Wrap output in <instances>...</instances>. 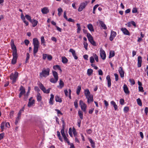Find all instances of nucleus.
<instances>
[{"label": "nucleus", "instance_id": "nucleus-27", "mask_svg": "<svg viewBox=\"0 0 148 148\" xmlns=\"http://www.w3.org/2000/svg\"><path fill=\"white\" fill-rule=\"evenodd\" d=\"M87 27L88 29L91 32H94V30L93 29V26L92 24H89L87 25Z\"/></svg>", "mask_w": 148, "mask_h": 148}, {"label": "nucleus", "instance_id": "nucleus-24", "mask_svg": "<svg viewBox=\"0 0 148 148\" xmlns=\"http://www.w3.org/2000/svg\"><path fill=\"white\" fill-rule=\"evenodd\" d=\"M53 68L55 70L58 69L60 71V72L61 73L62 72V70L60 66L58 65H54L53 66Z\"/></svg>", "mask_w": 148, "mask_h": 148}, {"label": "nucleus", "instance_id": "nucleus-63", "mask_svg": "<svg viewBox=\"0 0 148 148\" xmlns=\"http://www.w3.org/2000/svg\"><path fill=\"white\" fill-rule=\"evenodd\" d=\"M47 58L48 60H51L52 58V56L50 55H47Z\"/></svg>", "mask_w": 148, "mask_h": 148}, {"label": "nucleus", "instance_id": "nucleus-12", "mask_svg": "<svg viewBox=\"0 0 148 148\" xmlns=\"http://www.w3.org/2000/svg\"><path fill=\"white\" fill-rule=\"evenodd\" d=\"M118 71L120 74L121 77V78L123 77H124V71L123 70L122 67H119Z\"/></svg>", "mask_w": 148, "mask_h": 148}, {"label": "nucleus", "instance_id": "nucleus-38", "mask_svg": "<svg viewBox=\"0 0 148 148\" xmlns=\"http://www.w3.org/2000/svg\"><path fill=\"white\" fill-rule=\"evenodd\" d=\"M77 33H80V31L81 30V27H80V24L79 23H77Z\"/></svg>", "mask_w": 148, "mask_h": 148}, {"label": "nucleus", "instance_id": "nucleus-59", "mask_svg": "<svg viewBox=\"0 0 148 148\" xmlns=\"http://www.w3.org/2000/svg\"><path fill=\"white\" fill-rule=\"evenodd\" d=\"M114 75L115 77V80L116 81H117L119 79V76L117 73H115Z\"/></svg>", "mask_w": 148, "mask_h": 148}, {"label": "nucleus", "instance_id": "nucleus-20", "mask_svg": "<svg viewBox=\"0 0 148 148\" xmlns=\"http://www.w3.org/2000/svg\"><path fill=\"white\" fill-rule=\"evenodd\" d=\"M84 93L86 98L91 95L88 89H85L84 90Z\"/></svg>", "mask_w": 148, "mask_h": 148}, {"label": "nucleus", "instance_id": "nucleus-46", "mask_svg": "<svg viewBox=\"0 0 148 148\" xmlns=\"http://www.w3.org/2000/svg\"><path fill=\"white\" fill-rule=\"evenodd\" d=\"M25 17L30 22L32 20L30 16L28 14H26L25 15Z\"/></svg>", "mask_w": 148, "mask_h": 148}, {"label": "nucleus", "instance_id": "nucleus-9", "mask_svg": "<svg viewBox=\"0 0 148 148\" xmlns=\"http://www.w3.org/2000/svg\"><path fill=\"white\" fill-rule=\"evenodd\" d=\"M13 58L11 61V64L13 65L15 64L18 57V54H12Z\"/></svg>", "mask_w": 148, "mask_h": 148}, {"label": "nucleus", "instance_id": "nucleus-29", "mask_svg": "<svg viewBox=\"0 0 148 148\" xmlns=\"http://www.w3.org/2000/svg\"><path fill=\"white\" fill-rule=\"evenodd\" d=\"M52 73L54 78L58 79V73L55 71H52Z\"/></svg>", "mask_w": 148, "mask_h": 148}, {"label": "nucleus", "instance_id": "nucleus-55", "mask_svg": "<svg viewBox=\"0 0 148 148\" xmlns=\"http://www.w3.org/2000/svg\"><path fill=\"white\" fill-rule=\"evenodd\" d=\"M5 134L4 133L0 134V140L3 139L4 137Z\"/></svg>", "mask_w": 148, "mask_h": 148}, {"label": "nucleus", "instance_id": "nucleus-60", "mask_svg": "<svg viewBox=\"0 0 148 148\" xmlns=\"http://www.w3.org/2000/svg\"><path fill=\"white\" fill-rule=\"evenodd\" d=\"M138 88H139V91L140 92H144V90H143V87H142V86H139Z\"/></svg>", "mask_w": 148, "mask_h": 148}, {"label": "nucleus", "instance_id": "nucleus-17", "mask_svg": "<svg viewBox=\"0 0 148 148\" xmlns=\"http://www.w3.org/2000/svg\"><path fill=\"white\" fill-rule=\"evenodd\" d=\"M106 79L107 80L108 86V87L110 88L111 85V82L110 76L109 75H107L106 77Z\"/></svg>", "mask_w": 148, "mask_h": 148}, {"label": "nucleus", "instance_id": "nucleus-32", "mask_svg": "<svg viewBox=\"0 0 148 148\" xmlns=\"http://www.w3.org/2000/svg\"><path fill=\"white\" fill-rule=\"evenodd\" d=\"M62 62L64 64H66L68 62V60L65 57H62Z\"/></svg>", "mask_w": 148, "mask_h": 148}, {"label": "nucleus", "instance_id": "nucleus-18", "mask_svg": "<svg viewBox=\"0 0 148 148\" xmlns=\"http://www.w3.org/2000/svg\"><path fill=\"white\" fill-rule=\"evenodd\" d=\"M123 90L126 94H130V92L128 88L127 85L125 84L123 86Z\"/></svg>", "mask_w": 148, "mask_h": 148}, {"label": "nucleus", "instance_id": "nucleus-49", "mask_svg": "<svg viewBox=\"0 0 148 148\" xmlns=\"http://www.w3.org/2000/svg\"><path fill=\"white\" fill-rule=\"evenodd\" d=\"M129 108L128 106L125 107L124 108V111L125 113H127L129 111Z\"/></svg>", "mask_w": 148, "mask_h": 148}, {"label": "nucleus", "instance_id": "nucleus-42", "mask_svg": "<svg viewBox=\"0 0 148 148\" xmlns=\"http://www.w3.org/2000/svg\"><path fill=\"white\" fill-rule=\"evenodd\" d=\"M81 90V86H78L76 90V93L77 95H79V93Z\"/></svg>", "mask_w": 148, "mask_h": 148}, {"label": "nucleus", "instance_id": "nucleus-57", "mask_svg": "<svg viewBox=\"0 0 148 148\" xmlns=\"http://www.w3.org/2000/svg\"><path fill=\"white\" fill-rule=\"evenodd\" d=\"M130 81L131 83V84L134 85L135 84V82L134 80L133 79H130Z\"/></svg>", "mask_w": 148, "mask_h": 148}, {"label": "nucleus", "instance_id": "nucleus-54", "mask_svg": "<svg viewBox=\"0 0 148 148\" xmlns=\"http://www.w3.org/2000/svg\"><path fill=\"white\" fill-rule=\"evenodd\" d=\"M90 62L91 63H93L95 62L94 58L92 56L90 58Z\"/></svg>", "mask_w": 148, "mask_h": 148}, {"label": "nucleus", "instance_id": "nucleus-6", "mask_svg": "<svg viewBox=\"0 0 148 148\" xmlns=\"http://www.w3.org/2000/svg\"><path fill=\"white\" fill-rule=\"evenodd\" d=\"M88 2L87 1H85L84 2L81 3L78 9L79 12H81L82 10L85 8L86 6L87 5Z\"/></svg>", "mask_w": 148, "mask_h": 148}, {"label": "nucleus", "instance_id": "nucleus-33", "mask_svg": "<svg viewBox=\"0 0 148 148\" xmlns=\"http://www.w3.org/2000/svg\"><path fill=\"white\" fill-rule=\"evenodd\" d=\"M26 58L25 61V63H27L29 62L28 60L30 58V55L29 53H26Z\"/></svg>", "mask_w": 148, "mask_h": 148}, {"label": "nucleus", "instance_id": "nucleus-3", "mask_svg": "<svg viewBox=\"0 0 148 148\" xmlns=\"http://www.w3.org/2000/svg\"><path fill=\"white\" fill-rule=\"evenodd\" d=\"M18 73L17 72H15L14 74L13 73H12L10 75V79L12 80V84L15 83L17 79L18 76Z\"/></svg>", "mask_w": 148, "mask_h": 148}, {"label": "nucleus", "instance_id": "nucleus-62", "mask_svg": "<svg viewBox=\"0 0 148 148\" xmlns=\"http://www.w3.org/2000/svg\"><path fill=\"white\" fill-rule=\"evenodd\" d=\"M133 13H136L138 12V10L136 8H134L132 10Z\"/></svg>", "mask_w": 148, "mask_h": 148}, {"label": "nucleus", "instance_id": "nucleus-50", "mask_svg": "<svg viewBox=\"0 0 148 148\" xmlns=\"http://www.w3.org/2000/svg\"><path fill=\"white\" fill-rule=\"evenodd\" d=\"M14 111L12 110L10 111V117L11 118V119H12V117L13 116V115L14 114Z\"/></svg>", "mask_w": 148, "mask_h": 148}, {"label": "nucleus", "instance_id": "nucleus-39", "mask_svg": "<svg viewBox=\"0 0 148 148\" xmlns=\"http://www.w3.org/2000/svg\"><path fill=\"white\" fill-rule=\"evenodd\" d=\"M58 80V79H55L54 78H52L50 79V82H51L53 83H56Z\"/></svg>", "mask_w": 148, "mask_h": 148}, {"label": "nucleus", "instance_id": "nucleus-52", "mask_svg": "<svg viewBox=\"0 0 148 148\" xmlns=\"http://www.w3.org/2000/svg\"><path fill=\"white\" fill-rule=\"evenodd\" d=\"M41 43L44 44L45 43V40L43 36H42L41 37Z\"/></svg>", "mask_w": 148, "mask_h": 148}, {"label": "nucleus", "instance_id": "nucleus-11", "mask_svg": "<svg viewBox=\"0 0 148 148\" xmlns=\"http://www.w3.org/2000/svg\"><path fill=\"white\" fill-rule=\"evenodd\" d=\"M116 33L113 31H111V34L110 37V40L112 41L113 40L114 38L116 36Z\"/></svg>", "mask_w": 148, "mask_h": 148}, {"label": "nucleus", "instance_id": "nucleus-4", "mask_svg": "<svg viewBox=\"0 0 148 148\" xmlns=\"http://www.w3.org/2000/svg\"><path fill=\"white\" fill-rule=\"evenodd\" d=\"M10 45L11 49L12 50V54H18L16 47L14 44L13 39H12L11 40Z\"/></svg>", "mask_w": 148, "mask_h": 148}, {"label": "nucleus", "instance_id": "nucleus-14", "mask_svg": "<svg viewBox=\"0 0 148 148\" xmlns=\"http://www.w3.org/2000/svg\"><path fill=\"white\" fill-rule=\"evenodd\" d=\"M69 52L72 53V55L74 57L75 59H77L78 58L76 56L75 51L73 49H70L69 50Z\"/></svg>", "mask_w": 148, "mask_h": 148}, {"label": "nucleus", "instance_id": "nucleus-64", "mask_svg": "<svg viewBox=\"0 0 148 148\" xmlns=\"http://www.w3.org/2000/svg\"><path fill=\"white\" fill-rule=\"evenodd\" d=\"M24 42L25 44V45L27 46L29 44V41L27 39H25L24 41Z\"/></svg>", "mask_w": 148, "mask_h": 148}, {"label": "nucleus", "instance_id": "nucleus-61", "mask_svg": "<svg viewBox=\"0 0 148 148\" xmlns=\"http://www.w3.org/2000/svg\"><path fill=\"white\" fill-rule=\"evenodd\" d=\"M69 134L71 137H72V129L70 127L69 128Z\"/></svg>", "mask_w": 148, "mask_h": 148}, {"label": "nucleus", "instance_id": "nucleus-1", "mask_svg": "<svg viewBox=\"0 0 148 148\" xmlns=\"http://www.w3.org/2000/svg\"><path fill=\"white\" fill-rule=\"evenodd\" d=\"M33 44L34 46L33 54L34 56H35L38 51L40 44L37 38H34L33 39Z\"/></svg>", "mask_w": 148, "mask_h": 148}, {"label": "nucleus", "instance_id": "nucleus-31", "mask_svg": "<svg viewBox=\"0 0 148 148\" xmlns=\"http://www.w3.org/2000/svg\"><path fill=\"white\" fill-rule=\"evenodd\" d=\"M54 98V95L51 94V97L50 99L49 103L51 105H53V101Z\"/></svg>", "mask_w": 148, "mask_h": 148}, {"label": "nucleus", "instance_id": "nucleus-47", "mask_svg": "<svg viewBox=\"0 0 148 148\" xmlns=\"http://www.w3.org/2000/svg\"><path fill=\"white\" fill-rule=\"evenodd\" d=\"M62 123H63L62 125V129L63 130H64V127L65 125V123L64 122V119H63V118H62Z\"/></svg>", "mask_w": 148, "mask_h": 148}, {"label": "nucleus", "instance_id": "nucleus-35", "mask_svg": "<svg viewBox=\"0 0 148 148\" xmlns=\"http://www.w3.org/2000/svg\"><path fill=\"white\" fill-rule=\"evenodd\" d=\"M115 55V53L114 51H110L109 58H110L114 56Z\"/></svg>", "mask_w": 148, "mask_h": 148}, {"label": "nucleus", "instance_id": "nucleus-26", "mask_svg": "<svg viewBox=\"0 0 148 148\" xmlns=\"http://www.w3.org/2000/svg\"><path fill=\"white\" fill-rule=\"evenodd\" d=\"M55 100L57 102L61 103L62 102V100L61 98L58 95L55 96Z\"/></svg>", "mask_w": 148, "mask_h": 148}, {"label": "nucleus", "instance_id": "nucleus-51", "mask_svg": "<svg viewBox=\"0 0 148 148\" xmlns=\"http://www.w3.org/2000/svg\"><path fill=\"white\" fill-rule=\"evenodd\" d=\"M84 47L86 50H88L87 47L88 44L87 42H84L83 43Z\"/></svg>", "mask_w": 148, "mask_h": 148}, {"label": "nucleus", "instance_id": "nucleus-25", "mask_svg": "<svg viewBox=\"0 0 148 148\" xmlns=\"http://www.w3.org/2000/svg\"><path fill=\"white\" fill-rule=\"evenodd\" d=\"M99 23L101 25V27H102L103 29H107V27L105 25V24L103 22L101 21H99Z\"/></svg>", "mask_w": 148, "mask_h": 148}, {"label": "nucleus", "instance_id": "nucleus-44", "mask_svg": "<svg viewBox=\"0 0 148 148\" xmlns=\"http://www.w3.org/2000/svg\"><path fill=\"white\" fill-rule=\"evenodd\" d=\"M4 123L3 122L1 123L0 126L1 128V132L3 131L4 129Z\"/></svg>", "mask_w": 148, "mask_h": 148}, {"label": "nucleus", "instance_id": "nucleus-34", "mask_svg": "<svg viewBox=\"0 0 148 148\" xmlns=\"http://www.w3.org/2000/svg\"><path fill=\"white\" fill-rule=\"evenodd\" d=\"M39 87L43 91H44L45 90V87L41 83H40V84H39Z\"/></svg>", "mask_w": 148, "mask_h": 148}, {"label": "nucleus", "instance_id": "nucleus-23", "mask_svg": "<svg viewBox=\"0 0 148 148\" xmlns=\"http://www.w3.org/2000/svg\"><path fill=\"white\" fill-rule=\"evenodd\" d=\"M64 83L61 79H60L59 85L57 87L60 89L62 88L64 86Z\"/></svg>", "mask_w": 148, "mask_h": 148}, {"label": "nucleus", "instance_id": "nucleus-28", "mask_svg": "<svg viewBox=\"0 0 148 148\" xmlns=\"http://www.w3.org/2000/svg\"><path fill=\"white\" fill-rule=\"evenodd\" d=\"M37 100L38 102L41 101L42 100V96L40 93L38 92L36 96Z\"/></svg>", "mask_w": 148, "mask_h": 148}, {"label": "nucleus", "instance_id": "nucleus-21", "mask_svg": "<svg viewBox=\"0 0 148 148\" xmlns=\"http://www.w3.org/2000/svg\"><path fill=\"white\" fill-rule=\"evenodd\" d=\"M86 98L87 99V102L88 103L93 101V96L92 95L86 97Z\"/></svg>", "mask_w": 148, "mask_h": 148}, {"label": "nucleus", "instance_id": "nucleus-16", "mask_svg": "<svg viewBox=\"0 0 148 148\" xmlns=\"http://www.w3.org/2000/svg\"><path fill=\"white\" fill-rule=\"evenodd\" d=\"M138 67L139 68L141 66L142 61V58L141 56H139L138 57Z\"/></svg>", "mask_w": 148, "mask_h": 148}, {"label": "nucleus", "instance_id": "nucleus-30", "mask_svg": "<svg viewBox=\"0 0 148 148\" xmlns=\"http://www.w3.org/2000/svg\"><path fill=\"white\" fill-rule=\"evenodd\" d=\"M88 140L91 144L92 147L95 148V143L93 141L91 138H88Z\"/></svg>", "mask_w": 148, "mask_h": 148}, {"label": "nucleus", "instance_id": "nucleus-13", "mask_svg": "<svg viewBox=\"0 0 148 148\" xmlns=\"http://www.w3.org/2000/svg\"><path fill=\"white\" fill-rule=\"evenodd\" d=\"M121 30L125 35L130 36V33L126 28H121Z\"/></svg>", "mask_w": 148, "mask_h": 148}, {"label": "nucleus", "instance_id": "nucleus-37", "mask_svg": "<svg viewBox=\"0 0 148 148\" xmlns=\"http://www.w3.org/2000/svg\"><path fill=\"white\" fill-rule=\"evenodd\" d=\"M93 71L91 69H88L87 70V74L88 76L91 75L93 73Z\"/></svg>", "mask_w": 148, "mask_h": 148}, {"label": "nucleus", "instance_id": "nucleus-40", "mask_svg": "<svg viewBox=\"0 0 148 148\" xmlns=\"http://www.w3.org/2000/svg\"><path fill=\"white\" fill-rule=\"evenodd\" d=\"M57 134L58 137L60 140L62 142H63V140L62 139L60 133L59 131H58L57 132Z\"/></svg>", "mask_w": 148, "mask_h": 148}, {"label": "nucleus", "instance_id": "nucleus-5", "mask_svg": "<svg viewBox=\"0 0 148 148\" xmlns=\"http://www.w3.org/2000/svg\"><path fill=\"white\" fill-rule=\"evenodd\" d=\"M87 37L88 41L92 45L95 46H97L94 40L93 37L90 33L87 34Z\"/></svg>", "mask_w": 148, "mask_h": 148}, {"label": "nucleus", "instance_id": "nucleus-48", "mask_svg": "<svg viewBox=\"0 0 148 148\" xmlns=\"http://www.w3.org/2000/svg\"><path fill=\"white\" fill-rule=\"evenodd\" d=\"M74 105L75 108H77L78 107V100L76 99L74 102Z\"/></svg>", "mask_w": 148, "mask_h": 148}, {"label": "nucleus", "instance_id": "nucleus-2", "mask_svg": "<svg viewBox=\"0 0 148 148\" xmlns=\"http://www.w3.org/2000/svg\"><path fill=\"white\" fill-rule=\"evenodd\" d=\"M50 69L49 68L46 69L43 68L42 72L40 73V77H46V76L49 75V74Z\"/></svg>", "mask_w": 148, "mask_h": 148}, {"label": "nucleus", "instance_id": "nucleus-15", "mask_svg": "<svg viewBox=\"0 0 148 148\" xmlns=\"http://www.w3.org/2000/svg\"><path fill=\"white\" fill-rule=\"evenodd\" d=\"M100 55L101 58L103 60H105L106 58V54L105 51L103 50H100Z\"/></svg>", "mask_w": 148, "mask_h": 148}, {"label": "nucleus", "instance_id": "nucleus-22", "mask_svg": "<svg viewBox=\"0 0 148 148\" xmlns=\"http://www.w3.org/2000/svg\"><path fill=\"white\" fill-rule=\"evenodd\" d=\"M30 22L32 24V26L33 27H35L37 25L38 23V21L34 19H32Z\"/></svg>", "mask_w": 148, "mask_h": 148}, {"label": "nucleus", "instance_id": "nucleus-53", "mask_svg": "<svg viewBox=\"0 0 148 148\" xmlns=\"http://www.w3.org/2000/svg\"><path fill=\"white\" fill-rule=\"evenodd\" d=\"M23 95H24V97H23L24 100L25 101L27 100V98H28L29 95H27V94H25V93Z\"/></svg>", "mask_w": 148, "mask_h": 148}, {"label": "nucleus", "instance_id": "nucleus-19", "mask_svg": "<svg viewBox=\"0 0 148 148\" xmlns=\"http://www.w3.org/2000/svg\"><path fill=\"white\" fill-rule=\"evenodd\" d=\"M41 11L43 14H45L49 12V10L47 7H45L41 10Z\"/></svg>", "mask_w": 148, "mask_h": 148}, {"label": "nucleus", "instance_id": "nucleus-43", "mask_svg": "<svg viewBox=\"0 0 148 148\" xmlns=\"http://www.w3.org/2000/svg\"><path fill=\"white\" fill-rule=\"evenodd\" d=\"M138 104L140 106H142V105L141 101L140 98H138L136 100Z\"/></svg>", "mask_w": 148, "mask_h": 148}, {"label": "nucleus", "instance_id": "nucleus-45", "mask_svg": "<svg viewBox=\"0 0 148 148\" xmlns=\"http://www.w3.org/2000/svg\"><path fill=\"white\" fill-rule=\"evenodd\" d=\"M99 6L98 4H97L95 5L93 8V13L95 14V10L96 9V8H97V7Z\"/></svg>", "mask_w": 148, "mask_h": 148}, {"label": "nucleus", "instance_id": "nucleus-41", "mask_svg": "<svg viewBox=\"0 0 148 148\" xmlns=\"http://www.w3.org/2000/svg\"><path fill=\"white\" fill-rule=\"evenodd\" d=\"M87 106L86 104L85 105L82 106L81 107L82 110L84 112H85L86 113V108Z\"/></svg>", "mask_w": 148, "mask_h": 148}, {"label": "nucleus", "instance_id": "nucleus-56", "mask_svg": "<svg viewBox=\"0 0 148 148\" xmlns=\"http://www.w3.org/2000/svg\"><path fill=\"white\" fill-rule=\"evenodd\" d=\"M86 103H84L83 101L82 100H80L79 101V105L81 107V106H82L85 105H86Z\"/></svg>", "mask_w": 148, "mask_h": 148}, {"label": "nucleus", "instance_id": "nucleus-58", "mask_svg": "<svg viewBox=\"0 0 148 148\" xmlns=\"http://www.w3.org/2000/svg\"><path fill=\"white\" fill-rule=\"evenodd\" d=\"M51 89V88H49L47 90H46V88H45V90L43 91L44 93H46L47 94H48L49 93L50 90Z\"/></svg>", "mask_w": 148, "mask_h": 148}, {"label": "nucleus", "instance_id": "nucleus-8", "mask_svg": "<svg viewBox=\"0 0 148 148\" xmlns=\"http://www.w3.org/2000/svg\"><path fill=\"white\" fill-rule=\"evenodd\" d=\"M19 91H20L19 97V98H21L22 96L25 93V89L22 86H21L19 89Z\"/></svg>", "mask_w": 148, "mask_h": 148}, {"label": "nucleus", "instance_id": "nucleus-7", "mask_svg": "<svg viewBox=\"0 0 148 148\" xmlns=\"http://www.w3.org/2000/svg\"><path fill=\"white\" fill-rule=\"evenodd\" d=\"M61 133L62 137L64 138V140L67 143L68 145H69L70 144V143L68 139L67 138L64 133V130L63 129H61Z\"/></svg>", "mask_w": 148, "mask_h": 148}, {"label": "nucleus", "instance_id": "nucleus-10", "mask_svg": "<svg viewBox=\"0 0 148 148\" xmlns=\"http://www.w3.org/2000/svg\"><path fill=\"white\" fill-rule=\"evenodd\" d=\"M33 97H31L29 99V102L27 104V106L29 107H30L34 104H35V100L34 99H32Z\"/></svg>", "mask_w": 148, "mask_h": 148}, {"label": "nucleus", "instance_id": "nucleus-36", "mask_svg": "<svg viewBox=\"0 0 148 148\" xmlns=\"http://www.w3.org/2000/svg\"><path fill=\"white\" fill-rule=\"evenodd\" d=\"M78 115L81 119H83V113L81 110H79L78 112Z\"/></svg>", "mask_w": 148, "mask_h": 148}]
</instances>
